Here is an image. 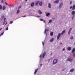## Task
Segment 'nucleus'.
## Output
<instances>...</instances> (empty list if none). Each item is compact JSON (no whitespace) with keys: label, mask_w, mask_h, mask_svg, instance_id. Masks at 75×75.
Wrapping results in <instances>:
<instances>
[{"label":"nucleus","mask_w":75,"mask_h":75,"mask_svg":"<svg viewBox=\"0 0 75 75\" xmlns=\"http://www.w3.org/2000/svg\"><path fill=\"white\" fill-rule=\"evenodd\" d=\"M57 62H58V59H54L53 61V65H55L57 63Z\"/></svg>","instance_id":"nucleus-1"},{"label":"nucleus","mask_w":75,"mask_h":75,"mask_svg":"<svg viewBox=\"0 0 75 75\" xmlns=\"http://www.w3.org/2000/svg\"><path fill=\"white\" fill-rule=\"evenodd\" d=\"M39 4L40 6H42V1H40L39 2Z\"/></svg>","instance_id":"nucleus-2"},{"label":"nucleus","mask_w":75,"mask_h":75,"mask_svg":"<svg viewBox=\"0 0 75 75\" xmlns=\"http://www.w3.org/2000/svg\"><path fill=\"white\" fill-rule=\"evenodd\" d=\"M61 34L60 33H59L58 34V35H57V40H59V38L61 36Z\"/></svg>","instance_id":"nucleus-3"},{"label":"nucleus","mask_w":75,"mask_h":75,"mask_svg":"<svg viewBox=\"0 0 75 75\" xmlns=\"http://www.w3.org/2000/svg\"><path fill=\"white\" fill-rule=\"evenodd\" d=\"M67 61H69L70 62H71L73 60L72 59L69 58V59H67Z\"/></svg>","instance_id":"nucleus-4"},{"label":"nucleus","mask_w":75,"mask_h":75,"mask_svg":"<svg viewBox=\"0 0 75 75\" xmlns=\"http://www.w3.org/2000/svg\"><path fill=\"white\" fill-rule=\"evenodd\" d=\"M46 54V52H44V53L42 54V58H43L45 56V54Z\"/></svg>","instance_id":"nucleus-5"},{"label":"nucleus","mask_w":75,"mask_h":75,"mask_svg":"<svg viewBox=\"0 0 75 75\" xmlns=\"http://www.w3.org/2000/svg\"><path fill=\"white\" fill-rule=\"evenodd\" d=\"M39 3V1H36L35 2V6H37Z\"/></svg>","instance_id":"nucleus-6"},{"label":"nucleus","mask_w":75,"mask_h":75,"mask_svg":"<svg viewBox=\"0 0 75 75\" xmlns=\"http://www.w3.org/2000/svg\"><path fill=\"white\" fill-rule=\"evenodd\" d=\"M63 4L62 3H61V4L59 5V8H61V7L62 6V5Z\"/></svg>","instance_id":"nucleus-7"},{"label":"nucleus","mask_w":75,"mask_h":75,"mask_svg":"<svg viewBox=\"0 0 75 75\" xmlns=\"http://www.w3.org/2000/svg\"><path fill=\"white\" fill-rule=\"evenodd\" d=\"M47 31H49V29H47V30L46 29H45V32H44V33H45L46 34H47Z\"/></svg>","instance_id":"nucleus-8"},{"label":"nucleus","mask_w":75,"mask_h":75,"mask_svg":"<svg viewBox=\"0 0 75 75\" xmlns=\"http://www.w3.org/2000/svg\"><path fill=\"white\" fill-rule=\"evenodd\" d=\"M67 50L69 51H70L71 50V47H67Z\"/></svg>","instance_id":"nucleus-9"},{"label":"nucleus","mask_w":75,"mask_h":75,"mask_svg":"<svg viewBox=\"0 0 75 75\" xmlns=\"http://www.w3.org/2000/svg\"><path fill=\"white\" fill-rule=\"evenodd\" d=\"M59 0H57V1H55L54 2V3H59Z\"/></svg>","instance_id":"nucleus-10"},{"label":"nucleus","mask_w":75,"mask_h":75,"mask_svg":"<svg viewBox=\"0 0 75 75\" xmlns=\"http://www.w3.org/2000/svg\"><path fill=\"white\" fill-rule=\"evenodd\" d=\"M34 6V3L33 2L32 4H31V7H33Z\"/></svg>","instance_id":"nucleus-11"},{"label":"nucleus","mask_w":75,"mask_h":75,"mask_svg":"<svg viewBox=\"0 0 75 75\" xmlns=\"http://www.w3.org/2000/svg\"><path fill=\"white\" fill-rule=\"evenodd\" d=\"M71 14L72 15L74 16V15H75V11H72L71 12Z\"/></svg>","instance_id":"nucleus-12"},{"label":"nucleus","mask_w":75,"mask_h":75,"mask_svg":"<svg viewBox=\"0 0 75 75\" xmlns=\"http://www.w3.org/2000/svg\"><path fill=\"white\" fill-rule=\"evenodd\" d=\"M75 71V69H72L71 70H70V71L71 72H74Z\"/></svg>","instance_id":"nucleus-13"},{"label":"nucleus","mask_w":75,"mask_h":75,"mask_svg":"<svg viewBox=\"0 0 75 75\" xmlns=\"http://www.w3.org/2000/svg\"><path fill=\"white\" fill-rule=\"evenodd\" d=\"M65 33V30H63L61 33V35H63Z\"/></svg>","instance_id":"nucleus-14"},{"label":"nucleus","mask_w":75,"mask_h":75,"mask_svg":"<svg viewBox=\"0 0 75 75\" xmlns=\"http://www.w3.org/2000/svg\"><path fill=\"white\" fill-rule=\"evenodd\" d=\"M6 7L5 6H3V10H6Z\"/></svg>","instance_id":"nucleus-15"},{"label":"nucleus","mask_w":75,"mask_h":75,"mask_svg":"<svg viewBox=\"0 0 75 75\" xmlns=\"http://www.w3.org/2000/svg\"><path fill=\"white\" fill-rule=\"evenodd\" d=\"M38 13H39V14H42V12L40 10H39L38 11Z\"/></svg>","instance_id":"nucleus-16"},{"label":"nucleus","mask_w":75,"mask_h":75,"mask_svg":"<svg viewBox=\"0 0 75 75\" xmlns=\"http://www.w3.org/2000/svg\"><path fill=\"white\" fill-rule=\"evenodd\" d=\"M54 41V38H51V39L50 40V42H52Z\"/></svg>","instance_id":"nucleus-17"},{"label":"nucleus","mask_w":75,"mask_h":75,"mask_svg":"<svg viewBox=\"0 0 75 75\" xmlns=\"http://www.w3.org/2000/svg\"><path fill=\"white\" fill-rule=\"evenodd\" d=\"M75 5H74L72 7V10H75Z\"/></svg>","instance_id":"nucleus-18"},{"label":"nucleus","mask_w":75,"mask_h":75,"mask_svg":"<svg viewBox=\"0 0 75 75\" xmlns=\"http://www.w3.org/2000/svg\"><path fill=\"white\" fill-rule=\"evenodd\" d=\"M37 71H38V69H36L35 70V71L34 72V74H36V73H37Z\"/></svg>","instance_id":"nucleus-19"},{"label":"nucleus","mask_w":75,"mask_h":75,"mask_svg":"<svg viewBox=\"0 0 75 75\" xmlns=\"http://www.w3.org/2000/svg\"><path fill=\"white\" fill-rule=\"evenodd\" d=\"M48 7L50 8L51 7V4H48Z\"/></svg>","instance_id":"nucleus-20"},{"label":"nucleus","mask_w":75,"mask_h":75,"mask_svg":"<svg viewBox=\"0 0 75 75\" xmlns=\"http://www.w3.org/2000/svg\"><path fill=\"white\" fill-rule=\"evenodd\" d=\"M2 5L0 4V10H2Z\"/></svg>","instance_id":"nucleus-21"},{"label":"nucleus","mask_w":75,"mask_h":75,"mask_svg":"<svg viewBox=\"0 0 75 75\" xmlns=\"http://www.w3.org/2000/svg\"><path fill=\"white\" fill-rule=\"evenodd\" d=\"M50 15V13H47L46 14V16H49V15Z\"/></svg>","instance_id":"nucleus-22"},{"label":"nucleus","mask_w":75,"mask_h":75,"mask_svg":"<svg viewBox=\"0 0 75 75\" xmlns=\"http://www.w3.org/2000/svg\"><path fill=\"white\" fill-rule=\"evenodd\" d=\"M75 48H73L72 51V53H74V52H75Z\"/></svg>","instance_id":"nucleus-23"},{"label":"nucleus","mask_w":75,"mask_h":75,"mask_svg":"<svg viewBox=\"0 0 75 75\" xmlns=\"http://www.w3.org/2000/svg\"><path fill=\"white\" fill-rule=\"evenodd\" d=\"M19 12H20V10H17L16 13H17V14H18V13H19Z\"/></svg>","instance_id":"nucleus-24"},{"label":"nucleus","mask_w":75,"mask_h":75,"mask_svg":"<svg viewBox=\"0 0 75 75\" xmlns=\"http://www.w3.org/2000/svg\"><path fill=\"white\" fill-rule=\"evenodd\" d=\"M53 34H54L53 32H51L50 33V35H51V36L53 35Z\"/></svg>","instance_id":"nucleus-25"},{"label":"nucleus","mask_w":75,"mask_h":75,"mask_svg":"<svg viewBox=\"0 0 75 75\" xmlns=\"http://www.w3.org/2000/svg\"><path fill=\"white\" fill-rule=\"evenodd\" d=\"M52 22V20H51L49 21V23H51V22Z\"/></svg>","instance_id":"nucleus-26"},{"label":"nucleus","mask_w":75,"mask_h":75,"mask_svg":"<svg viewBox=\"0 0 75 75\" xmlns=\"http://www.w3.org/2000/svg\"><path fill=\"white\" fill-rule=\"evenodd\" d=\"M68 34L69 35H70V34H71V31H69L68 32Z\"/></svg>","instance_id":"nucleus-27"},{"label":"nucleus","mask_w":75,"mask_h":75,"mask_svg":"<svg viewBox=\"0 0 75 75\" xmlns=\"http://www.w3.org/2000/svg\"><path fill=\"white\" fill-rule=\"evenodd\" d=\"M0 0V1H1V4L3 3V0Z\"/></svg>","instance_id":"nucleus-28"},{"label":"nucleus","mask_w":75,"mask_h":75,"mask_svg":"<svg viewBox=\"0 0 75 75\" xmlns=\"http://www.w3.org/2000/svg\"><path fill=\"white\" fill-rule=\"evenodd\" d=\"M21 6H20L18 8V9L19 10V9H20V8H21Z\"/></svg>","instance_id":"nucleus-29"},{"label":"nucleus","mask_w":75,"mask_h":75,"mask_svg":"<svg viewBox=\"0 0 75 75\" xmlns=\"http://www.w3.org/2000/svg\"><path fill=\"white\" fill-rule=\"evenodd\" d=\"M71 40H72L73 39V36H71L70 37Z\"/></svg>","instance_id":"nucleus-30"},{"label":"nucleus","mask_w":75,"mask_h":75,"mask_svg":"<svg viewBox=\"0 0 75 75\" xmlns=\"http://www.w3.org/2000/svg\"><path fill=\"white\" fill-rule=\"evenodd\" d=\"M4 34V32L2 33L1 35H0V36H1V35H3V34Z\"/></svg>","instance_id":"nucleus-31"},{"label":"nucleus","mask_w":75,"mask_h":75,"mask_svg":"<svg viewBox=\"0 0 75 75\" xmlns=\"http://www.w3.org/2000/svg\"><path fill=\"white\" fill-rule=\"evenodd\" d=\"M42 43L43 45V46H44V42H42Z\"/></svg>","instance_id":"nucleus-32"},{"label":"nucleus","mask_w":75,"mask_h":75,"mask_svg":"<svg viewBox=\"0 0 75 75\" xmlns=\"http://www.w3.org/2000/svg\"><path fill=\"white\" fill-rule=\"evenodd\" d=\"M5 23H6V21H4L3 25H4V24H5Z\"/></svg>","instance_id":"nucleus-33"},{"label":"nucleus","mask_w":75,"mask_h":75,"mask_svg":"<svg viewBox=\"0 0 75 75\" xmlns=\"http://www.w3.org/2000/svg\"><path fill=\"white\" fill-rule=\"evenodd\" d=\"M73 55L74 57H75V52L73 54Z\"/></svg>","instance_id":"nucleus-34"},{"label":"nucleus","mask_w":75,"mask_h":75,"mask_svg":"<svg viewBox=\"0 0 75 75\" xmlns=\"http://www.w3.org/2000/svg\"><path fill=\"white\" fill-rule=\"evenodd\" d=\"M42 57V55L40 54V56H39V57L40 58H41V57Z\"/></svg>","instance_id":"nucleus-35"},{"label":"nucleus","mask_w":75,"mask_h":75,"mask_svg":"<svg viewBox=\"0 0 75 75\" xmlns=\"http://www.w3.org/2000/svg\"><path fill=\"white\" fill-rule=\"evenodd\" d=\"M10 24H12V23H13V21H10Z\"/></svg>","instance_id":"nucleus-36"},{"label":"nucleus","mask_w":75,"mask_h":75,"mask_svg":"<svg viewBox=\"0 0 75 75\" xmlns=\"http://www.w3.org/2000/svg\"><path fill=\"white\" fill-rule=\"evenodd\" d=\"M8 27H7L6 29V30H8Z\"/></svg>","instance_id":"nucleus-37"},{"label":"nucleus","mask_w":75,"mask_h":75,"mask_svg":"<svg viewBox=\"0 0 75 75\" xmlns=\"http://www.w3.org/2000/svg\"><path fill=\"white\" fill-rule=\"evenodd\" d=\"M65 48H64L62 50L63 51H65Z\"/></svg>","instance_id":"nucleus-38"},{"label":"nucleus","mask_w":75,"mask_h":75,"mask_svg":"<svg viewBox=\"0 0 75 75\" xmlns=\"http://www.w3.org/2000/svg\"><path fill=\"white\" fill-rule=\"evenodd\" d=\"M71 30H72V28H71L69 29V31H71Z\"/></svg>","instance_id":"nucleus-39"},{"label":"nucleus","mask_w":75,"mask_h":75,"mask_svg":"<svg viewBox=\"0 0 75 75\" xmlns=\"http://www.w3.org/2000/svg\"><path fill=\"white\" fill-rule=\"evenodd\" d=\"M27 17V16L25 15H24L23 16H22V17Z\"/></svg>","instance_id":"nucleus-40"},{"label":"nucleus","mask_w":75,"mask_h":75,"mask_svg":"<svg viewBox=\"0 0 75 75\" xmlns=\"http://www.w3.org/2000/svg\"><path fill=\"white\" fill-rule=\"evenodd\" d=\"M74 18V16H73L72 17V20H73V18Z\"/></svg>","instance_id":"nucleus-41"},{"label":"nucleus","mask_w":75,"mask_h":75,"mask_svg":"<svg viewBox=\"0 0 75 75\" xmlns=\"http://www.w3.org/2000/svg\"><path fill=\"white\" fill-rule=\"evenodd\" d=\"M5 4H6V5H8V4H7V2H5Z\"/></svg>","instance_id":"nucleus-42"},{"label":"nucleus","mask_w":75,"mask_h":75,"mask_svg":"<svg viewBox=\"0 0 75 75\" xmlns=\"http://www.w3.org/2000/svg\"><path fill=\"white\" fill-rule=\"evenodd\" d=\"M6 20V18H4V21H5V20Z\"/></svg>","instance_id":"nucleus-43"},{"label":"nucleus","mask_w":75,"mask_h":75,"mask_svg":"<svg viewBox=\"0 0 75 75\" xmlns=\"http://www.w3.org/2000/svg\"><path fill=\"white\" fill-rule=\"evenodd\" d=\"M40 21H43V19H40Z\"/></svg>","instance_id":"nucleus-44"},{"label":"nucleus","mask_w":75,"mask_h":75,"mask_svg":"<svg viewBox=\"0 0 75 75\" xmlns=\"http://www.w3.org/2000/svg\"><path fill=\"white\" fill-rule=\"evenodd\" d=\"M72 8V6H71L70 8V9H71Z\"/></svg>","instance_id":"nucleus-45"},{"label":"nucleus","mask_w":75,"mask_h":75,"mask_svg":"<svg viewBox=\"0 0 75 75\" xmlns=\"http://www.w3.org/2000/svg\"><path fill=\"white\" fill-rule=\"evenodd\" d=\"M42 64H40V67H42Z\"/></svg>","instance_id":"nucleus-46"},{"label":"nucleus","mask_w":75,"mask_h":75,"mask_svg":"<svg viewBox=\"0 0 75 75\" xmlns=\"http://www.w3.org/2000/svg\"><path fill=\"white\" fill-rule=\"evenodd\" d=\"M72 4V1H71L70 2V4Z\"/></svg>","instance_id":"nucleus-47"},{"label":"nucleus","mask_w":75,"mask_h":75,"mask_svg":"<svg viewBox=\"0 0 75 75\" xmlns=\"http://www.w3.org/2000/svg\"><path fill=\"white\" fill-rule=\"evenodd\" d=\"M52 20H54V19H55V18H52Z\"/></svg>","instance_id":"nucleus-48"},{"label":"nucleus","mask_w":75,"mask_h":75,"mask_svg":"<svg viewBox=\"0 0 75 75\" xmlns=\"http://www.w3.org/2000/svg\"><path fill=\"white\" fill-rule=\"evenodd\" d=\"M43 22L45 23V21H43Z\"/></svg>","instance_id":"nucleus-49"},{"label":"nucleus","mask_w":75,"mask_h":75,"mask_svg":"<svg viewBox=\"0 0 75 75\" xmlns=\"http://www.w3.org/2000/svg\"><path fill=\"white\" fill-rule=\"evenodd\" d=\"M1 30H2V28H1V29H0V31H1Z\"/></svg>","instance_id":"nucleus-50"},{"label":"nucleus","mask_w":75,"mask_h":75,"mask_svg":"<svg viewBox=\"0 0 75 75\" xmlns=\"http://www.w3.org/2000/svg\"><path fill=\"white\" fill-rule=\"evenodd\" d=\"M64 71V69H63L62 70V71Z\"/></svg>","instance_id":"nucleus-51"},{"label":"nucleus","mask_w":75,"mask_h":75,"mask_svg":"<svg viewBox=\"0 0 75 75\" xmlns=\"http://www.w3.org/2000/svg\"><path fill=\"white\" fill-rule=\"evenodd\" d=\"M62 44V43H60V44H61V45Z\"/></svg>","instance_id":"nucleus-52"},{"label":"nucleus","mask_w":75,"mask_h":75,"mask_svg":"<svg viewBox=\"0 0 75 75\" xmlns=\"http://www.w3.org/2000/svg\"><path fill=\"white\" fill-rule=\"evenodd\" d=\"M6 24H7V22H6Z\"/></svg>","instance_id":"nucleus-53"},{"label":"nucleus","mask_w":75,"mask_h":75,"mask_svg":"<svg viewBox=\"0 0 75 75\" xmlns=\"http://www.w3.org/2000/svg\"><path fill=\"white\" fill-rule=\"evenodd\" d=\"M25 0V1H27V0Z\"/></svg>","instance_id":"nucleus-54"},{"label":"nucleus","mask_w":75,"mask_h":75,"mask_svg":"<svg viewBox=\"0 0 75 75\" xmlns=\"http://www.w3.org/2000/svg\"><path fill=\"white\" fill-rule=\"evenodd\" d=\"M39 17H40V16H38Z\"/></svg>","instance_id":"nucleus-55"},{"label":"nucleus","mask_w":75,"mask_h":75,"mask_svg":"<svg viewBox=\"0 0 75 75\" xmlns=\"http://www.w3.org/2000/svg\"><path fill=\"white\" fill-rule=\"evenodd\" d=\"M4 0L5 1H6V0Z\"/></svg>","instance_id":"nucleus-56"},{"label":"nucleus","mask_w":75,"mask_h":75,"mask_svg":"<svg viewBox=\"0 0 75 75\" xmlns=\"http://www.w3.org/2000/svg\"><path fill=\"white\" fill-rule=\"evenodd\" d=\"M52 54V53H51V54Z\"/></svg>","instance_id":"nucleus-57"},{"label":"nucleus","mask_w":75,"mask_h":75,"mask_svg":"<svg viewBox=\"0 0 75 75\" xmlns=\"http://www.w3.org/2000/svg\"><path fill=\"white\" fill-rule=\"evenodd\" d=\"M0 36H1L0 35Z\"/></svg>","instance_id":"nucleus-58"}]
</instances>
